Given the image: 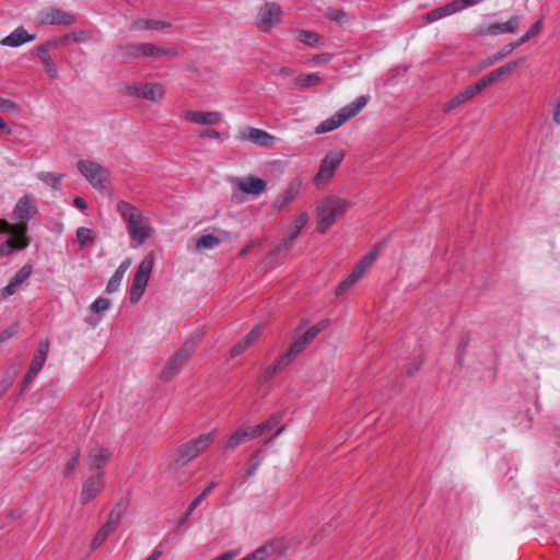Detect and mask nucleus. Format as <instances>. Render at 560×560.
I'll return each mask as SVG.
<instances>
[{
    "mask_svg": "<svg viewBox=\"0 0 560 560\" xmlns=\"http://www.w3.org/2000/svg\"><path fill=\"white\" fill-rule=\"evenodd\" d=\"M214 441L212 432L200 434L198 438L182 444L176 451L175 462L178 467L196 458L201 452Z\"/></svg>",
    "mask_w": 560,
    "mask_h": 560,
    "instance_id": "0eeeda50",
    "label": "nucleus"
},
{
    "mask_svg": "<svg viewBox=\"0 0 560 560\" xmlns=\"http://www.w3.org/2000/svg\"><path fill=\"white\" fill-rule=\"evenodd\" d=\"M35 38V34H30L23 26H20L15 28L10 35L5 36L1 40V44L9 47H19L25 43L34 40Z\"/></svg>",
    "mask_w": 560,
    "mask_h": 560,
    "instance_id": "5701e85b",
    "label": "nucleus"
},
{
    "mask_svg": "<svg viewBox=\"0 0 560 560\" xmlns=\"http://www.w3.org/2000/svg\"><path fill=\"white\" fill-rule=\"evenodd\" d=\"M360 279L361 277L352 270L351 273L337 285L335 290L336 295L345 294Z\"/></svg>",
    "mask_w": 560,
    "mask_h": 560,
    "instance_id": "58836bf2",
    "label": "nucleus"
},
{
    "mask_svg": "<svg viewBox=\"0 0 560 560\" xmlns=\"http://www.w3.org/2000/svg\"><path fill=\"white\" fill-rule=\"evenodd\" d=\"M238 138L243 141H249L254 144L264 147V148H270L276 142V137L270 135L269 132L254 128L248 127L242 131H240Z\"/></svg>",
    "mask_w": 560,
    "mask_h": 560,
    "instance_id": "4468645a",
    "label": "nucleus"
},
{
    "mask_svg": "<svg viewBox=\"0 0 560 560\" xmlns=\"http://www.w3.org/2000/svg\"><path fill=\"white\" fill-rule=\"evenodd\" d=\"M343 160L342 151H330L322 160L320 166L316 175L314 176V183L320 185L322 183L328 182L334 175L336 168L340 165Z\"/></svg>",
    "mask_w": 560,
    "mask_h": 560,
    "instance_id": "9b49d317",
    "label": "nucleus"
},
{
    "mask_svg": "<svg viewBox=\"0 0 560 560\" xmlns=\"http://www.w3.org/2000/svg\"><path fill=\"white\" fill-rule=\"evenodd\" d=\"M32 273V266H23L12 278V280L20 287Z\"/></svg>",
    "mask_w": 560,
    "mask_h": 560,
    "instance_id": "a18cd8bd",
    "label": "nucleus"
},
{
    "mask_svg": "<svg viewBox=\"0 0 560 560\" xmlns=\"http://www.w3.org/2000/svg\"><path fill=\"white\" fill-rule=\"evenodd\" d=\"M281 419V413H273L265 422L249 427L254 438H259L275 430V432L264 441L265 445H270L284 430V427L280 425Z\"/></svg>",
    "mask_w": 560,
    "mask_h": 560,
    "instance_id": "9d476101",
    "label": "nucleus"
},
{
    "mask_svg": "<svg viewBox=\"0 0 560 560\" xmlns=\"http://www.w3.org/2000/svg\"><path fill=\"white\" fill-rule=\"evenodd\" d=\"M112 456V452L105 447L95 446L90 451L88 464L91 468L102 469Z\"/></svg>",
    "mask_w": 560,
    "mask_h": 560,
    "instance_id": "cd10ccee",
    "label": "nucleus"
},
{
    "mask_svg": "<svg viewBox=\"0 0 560 560\" xmlns=\"http://www.w3.org/2000/svg\"><path fill=\"white\" fill-rule=\"evenodd\" d=\"M528 36H526L525 34L523 36H521L515 42H512L510 44L506 45V50L508 51H513L514 49L518 48L521 45L525 44L526 42H528Z\"/></svg>",
    "mask_w": 560,
    "mask_h": 560,
    "instance_id": "69168bd1",
    "label": "nucleus"
},
{
    "mask_svg": "<svg viewBox=\"0 0 560 560\" xmlns=\"http://www.w3.org/2000/svg\"><path fill=\"white\" fill-rule=\"evenodd\" d=\"M38 373L32 369L28 368L25 376H24V380H23V384H22V390L25 389L30 383L33 382V380L36 377Z\"/></svg>",
    "mask_w": 560,
    "mask_h": 560,
    "instance_id": "338daca9",
    "label": "nucleus"
},
{
    "mask_svg": "<svg viewBox=\"0 0 560 560\" xmlns=\"http://www.w3.org/2000/svg\"><path fill=\"white\" fill-rule=\"evenodd\" d=\"M486 88H488V85L486 84L485 80L481 78L474 84L468 85L466 89L470 93L471 97H475L477 94H479Z\"/></svg>",
    "mask_w": 560,
    "mask_h": 560,
    "instance_id": "5fc2aeb1",
    "label": "nucleus"
},
{
    "mask_svg": "<svg viewBox=\"0 0 560 560\" xmlns=\"http://www.w3.org/2000/svg\"><path fill=\"white\" fill-rule=\"evenodd\" d=\"M522 62V59L514 60L511 62L505 63L504 66H501L493 71L489 72L488 74L483 75L482 79L485 80L486 84L488 86L499 82L504 77L511 74L514 69H516Z\"/></svg>",
    "mask_w": 560,
    "mask_h": 560,
    "instance_id": "4be33fe9",
    "label": "nucleus"
},
{
    "mask_svg": "<svg viewBox=\"0 0 560 560\" xmlns=\"http://www.w3.org/2000/svg\"><path fill=\"white\" fill-rule=\"evenodd\" d=\"M196 351V341L194 338L187 339L182 347L168 360L160 374L163 382H170L177 376L183 368L187 364L194 352Z\"/></svg>",
    "mask_w": 560,
    "mask_h": 560,
    "instance_id": "423d86ee",
    "label": "nucleus"
},
{
    "mask_svg": "<svg viewBox=\"0 0 560 560\" xmlns=\"http://www.w3.org/2000/svg\"><path fill=\"white\" fill-rule=\"evenodd\" d=\"M221 244V240L212 234H206L199 237L196 242V249H213Z\"/></svg>",
    "mask_w": 560,
    "mask_h": 560,
    "instance_id": "c9c22d12",
    "label": "nucleus"
},
{
    "mask_svg": "<svg viewBox=\"0 0 560 560\" xmlns=\"http://www.w3.org/2000/svg\"><path fill=\"white\" fill-rule=\"evenodd\" d=\"M19 331V325L13 324L3 331L0 332V342H4L16 335Z\"/></svg>",
    "mask_w": 560,
    "mask_h": 560,
    "instance_id": "4d7b16f0",
    "label": "nucleus"
},
{
    "mask_svg": "<svg viewBox=\"0 0 560 560\" xmlns=\"http://www.w3.org/2000/svg\"><path fill=\"white\" fill-rule=\"evenodd\" d=\"M293 360V355H291L290 352L285 351L276 360L275 364L280 371H283L287 366H289L292 363Z\"/></svg>",
    "mask_w": 560,
    "mask_h": 560,
    "instance_id": "3c124183",
    "label": "nucleus"
},
{
    "mask_svg": "<svg viewBox=\"0 0 560 560\" xmlns=\"http://www.w3.org/2000/svg\"><path fill=\"white\" fill-rule=\"evenodd\" d=\"M67 36H68V38L72 37V39L75 43H84V42L90 39L89 33L83 31V30H75V31H73L71 34H69Z\"/></svg>",
    "mask_w": 560,
    "mask_h": 560,
    "instance_id": "bf43d9fd",
    "label": "nucleus"
},
{
    "mask_svg": "<svg viewBox=\"0 0 560 560\" xmlns=\"http://www.w3.org/2000/svg\"><path fill=\"white\" fill-rule=\"evenodd\" d=\"M254 439L255 438H254L249 427L240 428L229 436V439L224 445V448L226 451H234L240 445L246 443L247 441L254 440Z\"/></svg>",
    "mask_w": 560,
    "mask_h": 560,
    "instance_id": "a878e982",
    "label": "nucleus"
},
{
    "mask_svg": "<svg viewBox=\"0 0 560 560\" xmlns=\"http://www.w3.org/2000/svg\"><path fill=\"white\" fill-rule=\"evenodd\" d=\"M509 54H511V51H508L506 50V45L503 46L499 51L498 54H495L494 56L488 58L486 61H485V66H491L492 63L501 60L502 58L506 57Z\"/></svg>",
    "mask_w": 560,
    "mask_h": 560,
    "instance_id": "052dcab7",
    "label": "nucleus"
},
{
    "mask_svg": "<svg viewBox=\"0 0 560 560\" xmlns=\"http://www.w3.org/2000/svg\"><path fill=\"white\" fill-rule=\"evenodd\" d=\"M383 242L378 243L375 248L366 254L354 267L353 271L358 273L361 278L365 273V271L372 266L374 260L378 256V250L382 247Z\"/></svg>",
    "mask_w": 560,
    "mask_h": 560,
    "instance_id": "7c9ffc66",
    "label": "nucleus"
},
{
    "mask_svg": "<svg viewBox=\"0 0 560 560\" xmlns=\"http://www.w3.org/2000/svg\"><path fill=\"white\" fill-rule=\"evenodd\" d=\"M369 95H361L357 97L352 103L342 107L331 117L322 121L316 128V133H325L332 131L345 124L350 118L357 116L368 104Z\"/></svg>",
    "mask_w": 560,
    "mask_h": 560,
    "instance_id": "39448f33",
    "label": "nucleus"
},
{
    "mask_svg": "<svg viewBox=\"0 0 560 560\" xmlns=\"http://www.w3.org/2000/svg\"><path fill=\"white\" fill-rule=\"evenodd\" d=\"M456 8L454 7V3L453 1L445 4V5H442L440 8H436V9H433L431 11H429L428 13H425L424 15V20L428 22V23H432V22H435L442 18H445V16H448V15H452L454 13H456Z\"/></svg>",
    "mask_w": 560,
    "mask_h": 560,
    "instance_id": "473e14b6",
    "label": "nucleus"
},
{
    "mask_svg": "<svg viewBox=\"0 0 560 560\" xmlns=\"http://www.w3.org/2000/svg\"><path fill=\"white\" fill-rule=\"evenodd\" d=\"M110 306V300L105 298H97L91 305V310L94 313H103Z\"/></svg>",
    "mask_w": 560,
    "mask_h": 560,
    "instance_id": "49530a36",
    "label": "nucleus"
},
{
    "mask_svg": "<svg viewBox=\"0 0 560 560\" xmlns=\"http://www.w3.org/2000/svg\"><path fill=\"white\" fill-rule=\"evenodd\" d=\"M217 487V482L215 481H211L207 487L206 489H203V491L198 494L188 505L187 510L185 511V513L180 516V518L178 520V523H177V528H179L180 526H183L187 520L189 518V516L192 514V512L197 509V506L212 492V490Z\"/></svg>",
    "mask_w": 560,
    "mask_h": 560,
    "instance_id": "bb28decb",
    "label": "nucleus"
},
{
    "mask_svg": "<svg viewBox=\"0 0 560 560\" xmlns=\"http://www.w3.org/2000/svg\"><path fill=\"white\" fill-rule=\"evenodd\" d=\"M327 16L331 20L337 22L338 24L342 25L348 22L349 16L348 14L342 10H331L327 13Z\"/></svg>",
    "mask_w": 560,
    "mask_h": 560,
    "instance_id": "de8ad7c7",
    "label": "nucleus"
},
{
    "mask_svg": "<svg viewBox=\"0 0 560 560\" xmlns=\"http://www.w3.org/2000/svg\"><path fill=\"white\" fill-rule=\"evenodd\" d=\"M77 19L74 15L61 10L50 9L40 13V22L47 25H72Z\"/></svg>",
    "mask_w": 560,
    "mask_h": 560,
    "instance_id": "f3484780",
    "label": "nucleus"
},
{
    "mask_svg": "<svg viewBox=\"0 0 560 560\" xmlns=\"http://www.w3.org/2000/svg\"><path fill=\"white\" fill-rule=\"evenodd\" d=\"M262 328L260 325L254 326L252 330L231 349L230 357L235 358L243 353L247 348H249L258 340Z\"/></svg>",
    "mask_w": 560,
    "mask_h": 560,
    "instance_id": "6ab92c4d",
    "label": "nucleus"
},
{
    "mask_svg": "<svg viewBox=\"0 0 560 560\" xmlns=\"http://www.w3.org/2000/svg\"><path fill=\"white\" fill-rule=\"evenodd\" d=\"M113 530L114 529H112L110 527H106V525L104 524L93 537L91 542V549H97Z\"/></svg>",
    "mask_w": 560,
    "mask_h": 560,
    "instance_id": "a19ab883",
    "label": "nucleus"
},
{
    "mask_svg": "<svg viewBox=\"0 0 560 560\" xmlns=\"http://www.w3.org/2000/svg\"><path fill=\"white\" fill-rule=\"evenodd\" d=\"M542 30V19H539L538 21H536L530 27L529 30L525 33L526 36H528V39L535 37L536 35H538Z\"/></svg>",
    "mask_w": 560,
    "mask_h": 560,
    "instance_id": "680f3d73",
    "label": "nucleus"
},
{
    "mask_svg": "<svg viewBox=\"0 0 560 560\" xmlns=\"http://www.w3.org/2000/svg\"><path fill=\"white\" fill-rule=\"evenodd\" d=\"M326 326L327 320L318 322L298 338L287 351L295 359L316 338V336L326 328Z\"/></svg>",
    "mask_w": 560,
    "mask_h": 560,
    "instance_id": "f8f14e48",
    "label": "nucleus"
},
{
    "mask_svg": "<svg viewBox=\"0 0 560 560\" xmlns=\"http://www.w3.org/2000/svg\"><path fill=\"white\" fill-rule=\"evenodd\" d=\"M117 210L127 223V232L130 238L137 245L143 244L152 234L149 218L144 217L137 207L124 200L117 202Z\"/></svg>",
    "mask_w": 560,
    "mask_h": 560,
    "instance_id": "f257e3e1",
    "label": "nucleus"
},
{
    "mask_svg": "<svg viewBox=\"0 0 560 560\" xmlns=\"http://www.w3.org/2000/svg\"><path fill=\"white\" fill-rule=\"evenodd\" d=\"M252 459L255 462L252 465H249V467L246 469V475L248 477L253 476L261 464L262 457L260 456V451H256L252 455Z\"/></svg>",
    "mask_w": 560,
    "mask_h": 560,
    "instance_id": "603ef678",
    "label": "nucleus"
},
{
    "mask_svg": "<svg viewBox=\"0 0 560 560\" xmlns=\"http://www.w3.org/2000/svg\"><path fill=\"white\" fill-rule=\"evenodd\" d=\"M269 546L264 545L240 560H266L270 556Z\"/></svg>",
    "mask_w": 560,
    "mask_h": 560,
    "instance_id": "79ce46f5",
    "label": "nucleus"
},
{
    "mask_svg": "<svg viewBox=\"0 0 560 560\" xmlns=\"http://www.w3.org/2000/svg\"><path fill=\"white\" fill-rule=\"evenodd\" d=\"M521 16L513 15L506 22L493 23L479 30L480 35L498 36L506 33H515L521 24Z\"/></svg>",
    "mask_w": 560,
    "mask_h": 560,
    "instance_id": "2eb2a0df",
    "label": "nucleus"
},
{
    "mask_svg": "<svg viewBox=\"0 0 560 560\" xmlns=\"http://www.w3.org/2000/svg\"><path fill=\"white\" fill-rule=\"evenodd\" d=\"M295 38L312 48L323 47L325 45L324 38L316 32L306 30H295Z\"/></svg>",
    "mask_w": 560,
    "mask_h": 560,
    "instance_id": "c756f323",
    "label": "nucleus"
},
{
    "mask_svg": "<svg viewBox=\"0 0 560 560\" xmlns=\"http://www.w3.org/2000/svg\"><path fill=\"white\" fill-rule=\"evenodd\" d=\"M145 289L141 288V287H138V285H135V284H131V289H130V292H129V300L131 303H137L140 301V299L142 298L143 293H144Z\"/></svg>",
    "mask_w": 560,
    "mask_h": 560,
    "instance_id": "6e6d98bb",
    "label": "nucleus"
},
{
    "mask_svg": "<svg viewBox=\"0 0 560 560\" xmlns=\"http://www.w3.org/2000/svg\"><path fill=\"white\" fill-rule=\"evenodd\" d=\"M173 48H162L151 43H126L116 46V57L122 59L159 58L161 56H176Z\"/></svg>",
    "mask_w": 560,
    "mask_h": 560,
    "instance_id": "f03ea898",
    "label": "nucleus"
},
{
    "mask_svg": "<svg viewBox=\"0 0 560 560\" xmlns=\"http://www.w3.org/2000/svg\"><path fill=\"white\" fill-rule=\"evenodd\" d=\"M48 349H49V341L48 340L43 341L39 345L37 351L35 352V354L32 359L30 369L39 373V371L43 369V366L46 362Z\"/></svg>",
    "mask_w": 560,
    "mask_h": 560,
    "instance_id": "2f4dec72",
    "label": "nucleus"
},
{
    "mask_svg": "<svg viewBox=\"0 0 560 560\" xmlns=\"http://www.w3.org/2000/svg\"><path fill=\"white\" fill-rule=\"evenodd\" d=\"M37 212L38 208L36 201L30 195H24L18 200L13 209V218L22 222L21 224H25L37 214Z\"/></svg>",
    "mask_w": 560,
    "mask_h": 560,
    "instance_id": "ddd939ff",
    "label": "nucleus"
},
{
    "mask_svg": "<svg viewBox=\"0 0 560 560\" xmlns=\"http://www.w3.org/2000/svg\"><path fill=\"white\" fill-rule=\"evenodd\" d=\"M75 234L81 248H85L94 243L96 237L95 233L91 229L84 226L79 228Z\"/></svg>",
    "mask_w": 560,
    "mask_h": 560,
    "instance_id": "f704fd0d",
    "label": "nucleus"
},
{
    "mask_svg": "<svg viewBox=\"0 0 560 560\" xmlns=\"http://www.w3.org/2000/svg\"><path fill=\"white\" fill-rule=\"evenodd\" d=\"M78 170L96 190L105 191L104 183L109 176L105 167L91 160H80L78 162Z\"/></svg>",
    "mask_w": 560,
    "mask_h": 560,
    "instance_id": "6e6552de",
    "label": "nucleus"
},
{
    "mask_svg": "<svg viewBox=\"0 0 560 560\" xmlns=\"http://www.w3.org/2000/svg\"><path fill=\"white\" fill-rule=\"evenodd\" d=\"M152 269H153V258L149 255V256L144 257L143 260L140 262V265L133 276L132 284L145 289L148 285Z\"/></svg>",
    "mask_w": 560,
    "mask_h": 560,
    "instance_id": "aec40b11",
    "label": "nucleus"
},
{
    "mask_svg": "<svg viewBox=\"0 0 560 560\" xmlns=\"http://www.w3.org/2000/svg\"><path fill=\"white\" fill-rule=\"evenodd\" d=\"M129 505L130 500L127 497L120 498L108 515V520L105 523L106 527H110L115 530L119 525L122 516L128 511Z\"/></svg>",
    "mask_w": 560,
    "mask_h": 560,
    "instance_id": "b1692460",
    "label": "nucleus"
},
{
    "mask_svg": "<svg viewBox=\"0 0 560 560\" xmlns=\"http://www.w3.org/2000/svg\"><path fill=\"white\" fill-rule=\"evenodd\" d=\"M125 91L132 96L159 103L165 96V89L161 83H129Z\"/></svg>",
    "mask_w": 560,
    "mask_h": 560,
    "instance_id": "1a4fd4ad",
    "label": "nucleus"
},
{
    "mask_svg": "<svg viewBox=\"0 0 560 560\" xmlns=\"http://www.w3.org/2000/svg\"><path fill=\"white\" fill-rule=\"evenodd\" d=\"M122 278L124 276L120 275V272L115 271L108 280L105 291L109 294L117 292L122 281Z\"/></svg>",
    "mask_w": 560,
    "mask_h": 560,
    "instance_id": "37998d69",
    "label": "nucleus"
},
{
    "mask_svg": "<svg viewBox=\"0 0 560 560\" xmlns=\"http://www.w3.org/2000/svg\"><path fill=\"white\" fill-rule=\"evenodd\" d=\"M332 59V55L329 52H323L318 55H314L312 61L316 65L318 63H327Z\"/></svg>",
    "mask_w": 560,
    "mask_h": 560,
    "instance_id": "0e129e2a",
    "label": "nucleus"
},
{
    "mask_svg": "<svg viewBox=\"0 0 560 560\" xmlns=\"http://www.w3.org/2000/svg\"><path fill=\"white\" fill-rule=\"evenodd\" d=\"M80 450H77L73 455L71 456L69 463L67 464L66 466V469H65V475L66 476H70L74 472L78 464H79V460H80Z\"/></svg>",
    "mask_w": 560,
    "mask_h": 560,
    "instance_id": "8fccbe9b",
    "label": "nucleus"
},
{
    "mask_svg": "<svg viewBox=\"0 0 560 560\" xmlns=\"http://www.w3.org/2000/svg\"><path fill=\"white\" fill-rule=\"evenodd\" d=\"M187 120L198 124L212 126L222 119V114L219 112H194L188 110L185 114Z\"/></svg>",
    "mask_w": 560,
    "mask_h": 560,
    "instance_id": "412c9836",
    "label": "nucleus"
},
{
    "mask_svg": "<svg viewBox=\"0 0 560 560\" xmlns=\"http://www.w3.org/2000/svg\"><path fill=\"white\" fill-rule=\"evenodd\" d=\"M102 474L91 476L85 480L82 487L80 501L82 504L90 502L103 488Z\"/></svg>",
    "mask_w": 560,
    "mask_h": 560,
    "instance_id": "a211bd4d",
    "label": "nucleus"
},
{
    "mask_svg": "<svg viewBox=\"0 0 560 560\" xmlns=\"http://www.w3.org/2000/svg\"><path fill=\"white\" fill-rule=\"evenodd\" d=\"M0 233L11 234L0 245L1 257H7L14 250L25 249L31 243V238L27 236L26 224L12 225L7 220L0 219Z\"/></svg>",
    "mask_w": 560,
    "mask_h": 560,
    "instance_id": "20e7f679",
    "label": "nucleus"
},
{
    "mask_svg": "<svg viewBox=\"0 0 560 560\" xmlns=\"http://www.w3.org/2000/svg\"><path fill=\"white\" fill-rule=\"evenodd\" d=\"M471 95L468 92V90L465 88L463 91L457 93L454 97H452L446 104L443 106L444 113H450L451 110L455 109L459 105L466 103L467 101L471 100Z\"/></svg>",
    "mask_w": 560,
    "mask_h": 560,
    "instance_id": "72a5a7b5",
    "label": "nucleus"
},
{
    "mask_svg": "<svg viewBox=\"0 0 560 560\" xmlns=\"http://www.w3.org/2000/svg\"><path fill=\"white\" fill-rule=\"evenodd\" d=\"M281 9L276 3H266L257 14V25L265 27V31L280 21Z\"/></svg>",
    "mask_w": 560,
    "mask_h": 560,
    "instance_id": "dca6fc26",
    "label": "nucleus"
},
{
    "mask_svg": "<svg viewBox=\"0 0 560 560\" xmlns=\"http://www.w3.org/2000/svg\"><path fill=\"white\" fill-rule=\"evenodd\" d=\"M65 174L62 173H39L37 177L45 183L46 185L50 186L52 189L58 190L60 189L59 182L61 178H63Z\"/></svg>",
    "mask_w": 560,
    "mask_h": 560,
    "instance_id": "4c0bfd02",
    "label": "nucleus"
},
{
    "mask_svg": "<svg viewBox=\"0 0 560 560\" xmlns=\"http://www.w3.org/2000/svg\"><path fill=\"white\" fill-rule=\"evenodd\" d=\"M307 220H308V217L305 212L301 213L294 220V222L289 226V229L285 233V237H284L283 244H282L283 248H289L291 246V244L294 242V240L299 236L301 230L307 223Z\"/></svg>",
    "mask_w": 560,
    "mask_h": 560,
    "instance_id": "c85d7f7f",
    "label": "nucleus"
},
{
    "mask_svg": "<svg viewBox=\"0 0 560 560\" xmlns=\"http://www.w3.org/2000/svg\"><path fill=\"white\" fill-rule=\"evenodd\" d=\"M350 203L339 197L329 196L322 200L318 206L317 231L325 233L339 218H341Z\"/></svg>",
    "mask_w": 560,
    "mask_h": 560,
    "instance_id": "7ed1b4c3",
    "label": "nucleus"
},
{
    "mask_svg": "<svg viewBox=\"0 0 560 560\" xmlns=\"http://www.w3.org/2000/svg\"><path fill=\"white\" fill-rule=\"evenodd\" d=\"M483 0H453L454 7L456 8V11L459 12L466 8L476 5Z\"/></svg>",
    "mask_w": 560,
    "mask_h": 560,
    "instance_id": "13d9d810",
    "label": "nucleus"
},
{
    "mask_svg": "<svg viewBox=\"0 0 560 560\" xmlns=\"http://www.w3.org/2000/svg\"><path fill=\"white\" fill-rule=\"evenodd\" d=\"M133 26L137 28H144V30H160V28L170 27L171 24L167 22H164V21H159V20H139V21L135 22Z\"/></svg>",
    "mask_w": 560,
    "mask_h": 560,
    "instance_id": "ea45409f",
    "label": "nucleus"
},
{
    "mask_svg": "<svg viewBox=\"0 0 560 560\" xmlns=\"http://www.w3.org/2000/svg\"><path fill=\"white\" fill-rule=\"evenodd\" d=\"M42 63L44 65L48 77L51 80H55L58 77V71H57V68H56L51 57L42 60Z\"/></svg>",
    "mask_w": 560,
    "mask_h": 560,
    "instance_id": "864d4df0",
    "label": "nucleus"
},
{
    "mask_svg": "<svg viewBox=\"0 0 560 560\" xmlns=\"http://www.w3.org/2000/svg\"><path fill=\"white\" fill-rule=\"evenodd\" d=\"M294 83L300 88H311L320 84L322 78L316 73L301 74L295 78Z\"/></svg>",
    "mask_w": 560,
    "mask_h": 560,
    "instance_id": "e433bc0d",
    "label": "nucleus"
},
{
    "mask_svg": "<svg viewBox=\"0 0 560 560\" xmlns=\"http://www.w3.org/2000/svg\"><path fill=\"white\" fill-rule=\"evenodd\" d=\"M18 289L19 285L13 280H11L10 283L1 290V298L8 299L9 296L13 295Z\"/></svg>",
    "mask_w": 560,
    "mask_h": 560,
    "instance_id": "e2e57ef3",
    "label": "nucleus"
},
{
    "mask_svg": "<svg viewBox=\"0 0 560 560\" xmlns=\"http://www.w3.org/2000/svg\"><path fill=\"white\" fill-rule=\"evenodd\" d=\"M241 191L248 195H260L266 190V182L259 177L247 176L237 184Z\"/></svg>",
    "mask_w": 560,
    "mask_h": 560,
    "instance_id": "393cba45",
    "label": "nucleus"
},
{
    "mask_svg": "<svg viewBox=\"0 0 560 560\" xmlns=\"http://www.w3.org/2000/svg\"><path fill=\"white\" fill-rule=\"evenodd\" d=\"M0 109L5 113H16L20 110V105L9 98L0 97Z\"/></svg>",
    "mask_w": 560,
    "mask_h": 560,
    "instance_id": "09e8293b",
    "label": "nucleus"
},
{
    "mask_svg": "<svg viewBox=\"0 0 560 560\" xmlns=\"http://www.w3.org/2000/svg\"><path fill=\"white\" fill-rule=\"evenodd\" d=\"M238 553V550H229L211 560H233Z\"/></svg>",
    "mask_w": 560,
    "mask_h": 560,
    "instance_id": "774afa93",
    "label": "nucleus"
},
{
    "mask_svg": "<svg viewBox=\"0 0 560 560\" xmlns=\"http://www.w3.org/2000/svg\"><path fill=\"white\" fill-rule=\"evenodd\" d=\"M295 198V192L293 189H287L283 191V194L280 196L279 199L275 202V208L282 209L287 205H289L293 199Z\"/></svg>",
    "mask_w": 560,
    "mask_h": 560,
    "instance_id": "c03bdc74",
    "label": "nucleus"
}]
</instances>
